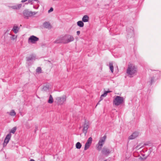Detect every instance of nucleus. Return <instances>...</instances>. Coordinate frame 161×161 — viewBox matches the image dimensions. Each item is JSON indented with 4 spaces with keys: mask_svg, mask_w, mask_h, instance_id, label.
<instances>
[{
    "mask_svg": "<svg viewBox=\"0 0 161 161\" xmlns=\"http://www.w3.org/2000/svg\"><path fill=\"white\" fill-rule=\"evenodd\" d=\"M137 68L133 64H130L128 65L126 73L130 77H132L136 75L137 73Z\"/></svg>",
    "mask_w": 161,
    "mask_h": 161,
    "instance_id": "nucleus-1",
    "label": "nucleus"
},
{
    "mask_svg": "<svg viewBox=\"0 0 161 161\" xmlns=\"http://www.w3.org/2000/svg\"><path fill=\"white\" fill-rule=\"evenodd\" d=\"M125 98L118 96H116L114 97L113 101L114 105L116 106H119L122 104L124 101Z\"/></svg>",
    "mask_w": 161,
    "mask_h": 161,
    "instance_id": "nucleus-2",
    "label": "nucleus"
},
{
    "mask_svg": "<svg viewBox=\"0 0 161 161\" xmlns=\"http://www.w3.org/2000/svg\"><path fill=\"white\" fill-rule=\"evenodd\" d=\"M63 39V43H67L73 41L74 40L73 36L68 35L62 36Z\"/></svg>",
    "mask_w": 161,
    "mask_h": 161,
    "instance_id": "nucleus-3",
    "label": "nucleus"
},
{
    "mask_svg": "<svg viewBox=\"0 0 161 161\" xmlns=\"http://www.w3.org/2000/svg\"><path fill=\"white\" fill-rule=\"evenodd\" d=\"M67 97L65 95H63L60 97H56V101L59 105H62L66 101Z\"/></svg>",
    "mask_w": 161,
    "mask_h": 161,
    "instance_id": "nucleus-4",
    "label": "nucleus"
},
{
    "mask_svg": "<svg viewBox=\"0 0 161 161\" xmlns=\"http://www.w3.org/2000/svg\"><path fill=\"white\" fill-rule=\"evenodd\" d=\"M39 39L38 37L34 36H31L28 39V42L29 43L35 44L38 41Z\"/></svg>",
    "mask_w": 161,
    "mask_h": 161,
    "instance_id": "nucleus-5",
    "label": "nucleus"
},
{
    "mask_svg": "<svg viewBox=\"0 0 161 161\" xmlns=\"http://www.w3.org/2000/svg\"><path fill=\"white\" fill-rule=\"evenodd\" d=\"M89 122L88 121H85V123L83 125V129H82L83 132L84 133L85 136H86V133L87 132V130L89 127Z\"/></svg>",
    "mask_w": 161,
    "mask_h": 161,
    "instance_id": "nucleus-6",
    "label": "nucleus"
},
{
    "mask_svg": "<svg viewBox=\"0 0 161 161\" xmlns=\"http://www.w3.org/2000/svg\"><path fill=\"white\" fill-rule=\"evenodd\" d=\"M110 152V151L109 149L105 147H104L101 151L102 154L106 156H108Z\"/></svg>",
    "mask_w": 161,
    "mask_h": 161,
    "instance_id": "nucleus-7",
    "label": "nucleus"
},
{
    "mask_svg": "<svg viewBox=\"0 0 161 161\" xmlns=\"http://www.w3.org/2000/svg\"><path fill=\"white\" fill-rule=\"evenodd\" d=\"M36 14V13L35 12H32L26 10L24 11L23 12L24 15L26 17H30L32 15H35Z\"/></svg>",
    "mask_w": 161,
    "mask_h": 161,
    "instance_id": "nucleus-8",
    "label": "nucleus"
},
{
    "mask_svg": "<svg viewBox=\"0 0 161 161\" xmlns=\"http://www.w3.org/2000/svg\"><path fill=\"white\" fill-rule=\"evenodd\" d=\"M139 135V132L138 131H135L130 136L128 139L129 140H133L136 138Z\"/></svg>",
    "mask_w": 161,
    "mask_h": 161,
    "instance_id": "nucleus-9",
    "label": "nucleus"
},
{
    "mask_svg": "<svg viewBox=\"0 0 161 161\" xmlns=\"http://www.w3.org/2000/svg\"><path fill=\"white\" fill-rule=\"evenodd\" d=\"M105 142H99L98 143L97 145V149L98 151H100L103 145L104 144Z\"/></svg>",
    "mask_w": 161,
    "mask_h": 161,
    "instance_id": "nucleus-10",
    "label": "nucleus"
},
{
    "mask_svg": "<svg viewBox=\"0 0 161 161\" xmlns=\"http://www.w3.org/2000/svg\"><path fill=\"white\" fill-rule=\"evenodd\" d=\"M54 43H63V39L62 36L58 37L57 39L53 42Z\"/></svg>",
    "mask_w": 161,
    "mask_h": 161,
    "instance_id": "nucleus-11",
    "label": "nucleus"
},
{
    "mask_svg": "<svg viewBox=\"0 0 161 161\" xmlns=\"http://www.w3.org/2000/svg\"><path fill=\"white\" fill-rule=\"evenodd\" d=\"M43 26L46 28L50 29L51 28V25L49 22H46L43 23Z\"/></svg>",
    "mask_w": 161,
    "mask_h": 161,
    "instance_id": "nucleus-12",
    "label": "nucleus"
},
{
    "mask_svg": "<svg viewBox=\"0 0 161 161\" xmlns=\"http://www.w3.org/2000/svg\"><path fill=\"white\" fill-rule=\"evenodd\" d=\"M36 57L35 55L32 54L30 55L29 56L27 57L26 58V59L27 61L30 60L32 61L33 60H35Z\"/></svg>",
    "mask_w": 161,
    "mask_h": 161,
    "instance_id": "nucleus-13",
    "label": "nucleus"
},
{
    "mask_svg": "<svg viewBox=\"0 0 161 161\" xmlns=\"http://www.w3.org/2000/svg\"><path fill=\"white\" fill-rule=\"evenodd\" d=\"M21 4H19L11 6L10 7L13 9H19L21 7Z\"/></svg>",
    "mask_w": 161,
    "mask_h": 161,
    "instance_id": "nucleus-14",
    "label": "nucleus"
},
{
    "mask_svg": "<svg viewBox=\"0 0 161 161\" xmlns=\"http://www.w3.org/2000/svg\"><path fill=\"white\" fill-rule=\"evenodd\" d=\"M19 29V28L18 26L14 25L13 26L12 31H13L16 34L18 32Z\"/></svg>",
    "mask_w": 161,
    "mask_h": 161,
    "instance_id": "nucleus-15",
    "label": "nucleus"
},
{
    "mask_svg": "<svg viewBox=\"0 0 161 161\" xmlns=\"http://www.w3.org/2000/svg\"><path fill=\"white\" fill-rule=\"evenodd\" d=\"M92 142H87L86 143L85 146L84 150H86L90 147V145L92 143Z\"/></svg>",
    "mask_w": 161,
    "mask_h": 161,
    "instance_id": "nucleus-16",
    "label": "nucleus"
},
{
    "mask_svg": "<svg viewBox=\"0 0 161 161\" xmlns=\"http://www.w3.org/2000/svg\"><path fill=\"white\" fill-rule=\"evenodd\" d=\"M9 35L11 36L10 37V39L12 41H16L17 38V36L14 35H12V34H9Z\"/></svg>",
    "mask_w": 161,
    "mask_h": 161,
    "instance_id": "nucleus-17",
    "label": "nucleus"
},
{
    "mask_svg": "<svg viewBox=\"0 0 161 161\" xmlns=\"http://www.w3.org/2000/svg\"><path fill=\"white\" fill-rule=\"evenodd\" d=\"M89 17L87 15H84L82 19V20L84 22H87L89 20Z\"/></svg>",
    "mask_w": 161,
    "mask_h": 161,
    "instance_id": "nucleus-18",
    "label": "nucleus"
},
{
    "mask_svg": "<svg viewBox=\"0 0 161 161\" xmlns=\"http://www.w3.org/2000/svg\"><path fill=\"white\" fill-rule=\"evenodd\" d=\"M53 99L52 95H50L49 96V99L48 100V103H53Z\"/></svg>",
    "mask_w": 161,
    "mask_h": 161,
    "instance_id": "nucleus-19",
    "label": "nucleus"
},
{
    "mask_svg": "<svg viewBox=\"0 0 161 161\" xmlns=\"http://www.w3.org/2000/svg\"><path fill=\"white\" fill-rule=\"evenodd\" d=\"M11 135L10 133H9L6 136L4 141H9L10 139Z\"/></svg>",
    "mask_w": 161,
    "mask_h": 161,
    "instance_id": "nucleus-20",
    "label": "nucleus"
},
{
    "mask_svg": "<svg viewBox=\"0 0 161 161\" xmlns=\"http://www.w3.org/2000/svg\"><path fill=\"white\" fill-rule=\"evenodd\" d=\"M49 87V86L48 85L44 86L42 88V91H47L48 90Z\"/></svg>",
    "mask_w": 161,
    "mask_h": 161,
    "instance_id": "nucleus-21",
    "label": "nucleus"
},
{
    "mask_svg": "<svg viewBox=\"0 0 161 161\" xmlns=\"http://www.w3.org/2000/svg\"><path fill=\"white\" fill-rule=\"evenodd\" d=\"M9 114L12 116H14L16 115V113L14 110H12L9 113Z\"/></svg>",
    "mask_w": 161,
    "mask_h": 161,
    "instance_id": "nucleus-22",
    "label": "nucleus"
},
{
    "mask_svg": "<svg viewBox=\"0 0 161 161\" xmlns=\"http://www.w3.org/2000/svg\"><path fill=\"white\" fill-rule=\"evenodd\" d=\"M77 25L80 27H83L84 26V24L82 21H79L77 22Z\"/></svg>",
    "mask_w": 161,
    "mask_h": 161,
    "instance_id": "nucleus-23",
    "label": "nucleus"
},
{
    "mask_svg": "<svg viewBox=\"0 0 161 161\" xmlns=\"http://www.w3.org/2000/svg\"><path fill=\"white\" fill-rule=\"evenodd\" d=\"M28 3H31V4H32L34 3V2H36V3H39V1L38 0H29Z\"/></svg>",
    "mask_w": 161,
    "mask_h": 161,
    "instance_id": "nucleus-24",
    "label": "nucleus"
},
{
    "mask_svg": "<svg viewBox=\"0 0 161 161\" xmlns=\"http://www.w3.org/2000/svg\"><path fill=\"white\" fill-rule=\"evenodd\" d=\"M109 66L111 72L113 73L114 72V67L113 66V63H109Z\"/></svg>",
    "mask_w": 161,
    "mask_h": 161,
    "instance_id": "nucleus-25",
    "label": "nucleus"
},
{
    "mask_svg": "<svg viewBox=\"0 0 161 161\" xmlns=\"http://www.w3.org/2000/svg\"><path fill=\"white\" fill-rule=\"evenodd\" d=\"M81 143L79 142H78L76 143L75 146L76 148L79 149L81 147Z\"/></svg>",
    "mask_w": 161,
    "mask_h": 161,
    "instance_id": "nucleus-26",
    "label": "nucleus"
},
{
    "mask_svg": "<svg viewBox=\"0 0 161 161\" xmlns=\"http://www.w3.org/2000/svg\"><path fill=\"white\" fill-rule=\"evenodd\" d=\"M16 129H17V128H16V127H13L10 130V134H11V133H12L13 134L16 131Z\"/></svg>",
    "mask_w": 161,
    "mask_h": 161,
    "instance_id": "nucleus-27",
    "label": "nucleus"
},
{
    "mask_svg": "<svg viewBox=\"0 0 161 161\" xmlns=\"http://www.w3.org/2000/svg\"><path fill=\"white\" fill-rule=\"evenodd\" d=\"M36 72L39 74L42 73V69L40 67H38L36 70Z\"/></svg>",
    "mask_w": 161,
    "mask_h": 161,
    "instance_id": "nucleus-28",
    "label": "nucleus"
},
{
    "mask_svg": "<svg viewBox=\"0 0 161 161\" xmlns=\"http://www.w3.org/2000/svg\"><path fill=\"white\" fill-rule=\"evenodd\" d=\"M110 92H111V91H105L104 92V93L101 95L103 97H106L107 95V94L108 93Z\"/></svg>",
    "mask_w": 161,
    "mask_h": 161,
    "instance_id": "nucleus-29",
    "label": "nucleus"
},
{
    "mask_svg": "<svg viewBox=\"0 0 161 161\" xmlns=\"http://www.w3.org/2000/svg\"><path fill=\"white\" fill-rule=\"evenodd\" d=\"M106 139V136L104 135L103 137H102L99 141H105Z\"/></svg>",
    "mask_w": 161,
    "mask_h": 161,
    "instance_id": "nucleus-30",
    "label": "nucleus"
},
{
    "mask_svg": "<svg viewBox=\"0 0 161 161\" xmlns=\"http://www.w3.org/2000/svg\"><path fill=\"white\" fill-rule=\"evenodd\" d=\"M144 145H146V144H145V143H144L143 145H142V146L141 145V144H140L139 145H138L136 146V148L139 149L140 148H142L144 147Z\"/></svg>",
    "mask_w": 161,
    "mask_h": 161,
    "instance_id": "nucleus-31",
    "label": "nucleus"
},
{
    "mask_svg": "<svg viewBox=\"0 0 161 161\" xmlns=\"http://www.w3.org/2000/svg\"><path fill=\"white\" fill-rule=\"evenodd\" d=\"M4 142L3 143V147H5L7 145V144L8 143V142Z\"/></svg>",
    "mask_w": 161,
    "mask_h": 161,
    "instance_id": "nucleus-32",
    "label": "nucleus"
},
{
    "mask_svg": "<svg viewBox=\"0 0 161 161\" xmlns=\"http://www.w3.org/2000/svg\"><path fill=\"white\" fill-rule=\"evenodd\" d=\"M53 8H51L49 10H48V13H50V12H52L53 11Z\"/></svg>",
    "mask_w": 161,
    "mask_h": 161,
    "instance_id": "nucleus-33",
    "label": "nucleus"
},
{
    "mask_svg": "<svg viewBox=\"0 0 161 161\" xmlns=\"http://www.w3.org/2000/svg\"><path fill=\"white\" fill-rule=\"evenodd\" d=\"M87 141H92V138L91 137H89Z\"/></svg>",
    "mask_w": 161,
    "mask_h": 161,
    "instance_id": "nucleus-34",
    "label": "nucleus"
},
{
    "mask_svg": "<svg viewBox=\"0 0 161 161\" xmlns=\"http://www.w3.org/2000/svg\"><path fill=\"white\" fill-rule=\"evenodd\" d=\"M103 97H102V95L101 96V97H100V101H99L98 103L97 104H99V103L100 102V101L101 100H102L103 99Z\"/></svg>",
    "mask_w": 161,
    "mask_h": 161,
    "instance_id": "nucleus-35",
    "label": "nucleus"
},
{
    "mask_svg": "<svg viewBox=\"0 0 161 161\" xmlns=\"http://www.w3.org/2000/svg\"><path fill=\"white\" fill-rule=\"evenodd\" d=\"M76 33L77 35H79L80 34V32L79 31H77L76 32Z\"/></svg>",
    "mask_w": 161,
    "mask_h": 161,
    "instance_id": "nucleus-36",
    "label": "nucleus"
},
{
    "mask_svg": "<svg viewBox=\"0 0 161 161\" xmlns=\"http://www.w3.org/2000/svg\"><path fill=\"white\" fill-rule=\"evenodd\" d=\"M131 33H132V34H133V28H132L131 29Z\"/></svg>",
    "mask_w": 161,
    "mask_h": 161,
    "instance_id": "nucleus-37",
    "label": "nucleus"
},
{
    "mask_svg": "<svg viewBox=\"0 0 161 161\" xmlns=\"http://www.w3.org/2000/svg\"><path fill=\"white\" fill-rule=\"evenodd\" d=\"M9 34L8 33L6 32L5 34V36H7Z\"/></svg>",
    "mask_w": 161,
    "mask_h": 161,
    "instance_id": "nucleus-38",
    "label": "nucleus"
},
{
    "mask_svg": "<svg viewBox=\"0 0 161 161\" xmlns=\"http://www.w3.org/2000/svg\"><path fill=\"white\" fill-rule=\"evenodd\" d=\"M30 161H35L34 159H31Z\"/></svg>",
    "mask_w": 161,
    "mask_h": 161,
    "instance_id": "nucleus-39",
    "label": "nucleus"
},
{
    "mask_svg": "<svg viewBox=\"0 0 161 161\" xmlns=\"http://www.w3.org/2000/svg\"><path fill=\"white\" fill-rule=\"evenodd\" d=\"M33 8H35V9H37V8H36L35 7V6H33Z\"/></svg>",
    "mask_w": 161,
    "mask_h": 161,
    "instance_id": "nucleus-40",
    "label": "nucleus"
},
{
    "mask_svg": "<svg viewBox=\"0 0 161 161\" xmlns=\"http://www.w3.org/2000/svg\"><path fill=\"white\" fill-rule=\"evenodd\" d=\"M141 159H145V158H142V157H141Z\"/></svg>",
    "mask_w": 161,
    "mask_h": 161,
    "instance_id": "nucleus-41",
    "label": "nucleus"
}]
</instances>
